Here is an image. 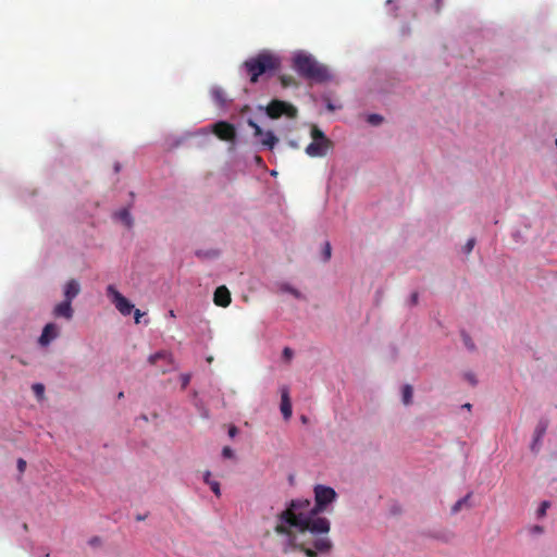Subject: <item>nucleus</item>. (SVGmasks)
Listing matches in <instances>:
<instances>
[{"mask_svg": "<svg viewBox=\"0 0 557 557\" xmlns=\"http://www.w3.org/2000/svg\"><path fill=\"white\" fill-rule=\"evenodd\" d=\"M222 456L224 458H233L234 457V450L228 447V446H225L223 449H222Z\"/></svg>", "mask_w": 557, "mask_h": 557, "instance_id": "33", "label": "nucleus"}, {"mask_svg": "<svg viewBox=\"0 0 557 557\" xmlns=\"http://www.w3.org/2000/svg\"><path fill=\"white\" fill-rule=\"evenodd\" d=\"M310 134L312 141L306 147V153L311 158H321L326 156L332 147V141L317 126L311 128Z\"/></svg>", "mask_w": 557, "mask_h": 557, "instance_id": "4", "label": "nucleus"}, {"mask_svg": "<svg viewBox=\"0 0 557 557\" xmlns=\"http://www.w3.org/2000/svg\"><path fill=\"white\" fill-rule=\"evenodd\" d=\"M471 497V493H468L466 496L461 497L460 499H458L454 506L451 507V513L453 515H456L457 512H459L462 507L467 506V507H470V504H469V499Z\"/></svg>", "mask_w": 557, "mask_h": 557, "instance_id": "18", "label": "nucleus"}, {"mask_svg": "<svg viewBox=\"0 0 557 557\" xmlns=\"http://www.w3.org/2000/svg\"><path fill=\"white\" fill-rule=\"evenodd\" d=\"M462 408H465V409H467V410H471L472 405H471V404H469V403H467V404L462 405Z\"/></svg>", "mask_w": 557, "mask_h": 557, "instance_id": "45", "label": "nucleus"}, {"mask_svg": "<svg viewBox=\"0 0 557 557\" xmlns=\"http://www.w3.org/2000/svg\"><path fill=\"white\" fill-rule=\"evenodd\" d=\"M170 317H175L173 310L170 311Z\"/></svg>", "mask_w": 557, "mask_h": 557, "instance_id": "52", "label": "nucleus"}, {"mask_svg": "<svg viewBox=\"0 0 557 557\" xmlns=\"http://www.w3.org/2000/svg\"><path fill=\"white\" fill-rule=\"evenodd\" d=\"M258 138H260L262 145L268 147L269 149H273L277 143V137L274 135L272 131H263V135L259 136Z\"/></svg>", "mask_w": 557, "mask_h": 557, "instance_id": "16", "label": "nucleus"}, {"mask_svg": "<svg viewBox=\"0 0 557 557\" xmlns=\"http://www.w3.org/2000/svg\"><path fill=\"white\" fill-rule=\"evenodd\" d=\"M203 481L205 483H207L208 485L213 481L211 480V472L210 471H206L203 473Z\"/></svg>", "mask_w": 557, "mask_h": 557, "instance_id": "38", "label": "nucleus"}, {"mask_svg": "<svg viewBox=\"0 0 557 557\" xmlns=\"http://www.w3.org/2000/svg\"><path fill=\"white\" fill-rule=\"evenodd\" d=\"M81 292V285L76 280H70L63 287L64 300L73 301Z\"/></svg>", "mask_w": 557, "mask_h": 557, "instance_id": "13", "label": "nucleus"}, {"mask_svg": "<svg viewBox=\"0 0 557 557\" xmlns=\"http://www.w3.org/2000/svg\"><path fill=\"white\" fill-rule=\"evenodd\" d=\"M211 97L221 108L226 107L227 101H226L224 91L221 87L213 86L211 88Z\"/></svg>", "mask_w": 557, "mask_h": 557, "instance_id": "15", "label": "nucleus"}, {"mask_svg": "<svg viewBox=\"0 0 557 557\" xmlns=\"http://www.w3.org/2000/svg\"><path fill=\"white\" fill-rule=\"evenodd\" d=\"M413 389L409 384H405L401 388V400L405 406H409L412 403Z\"/></svg>", "mask_w": 557, "mask_h": 557, "instance_id": "17", "label": "nucleus"}, {"mask_svg": "<svg viewBox=\"0 0 557 557\" xmlns=\"http://www.w3.org/2000/svg\"><path fill=\"white\" fill-rule=\"evenodd\" d=\"M329 110H334V106L332 103L327 104Z\"/></svg>", "mask_w": 557, "mask_h": 557, "instance_id": "49", "label": "nucleus"}, {"mask_svg": "<svg viewBox=\"0 0 557 557\" xmlns=\"http://www.w3.org/2000/svg\"><path fill=\"white\" fill-rule=\"evenodd\" d=\"M213 301L216 306L227 307L231 304V293L225 286H219L213 296Z\"/></svg>", "mask_w": 557, "mask_h": 557, "instance_id": "12", "label": "nucleus"}, {"mask_svg": "<svg viewBox=\"0 0 557 557\" xmlns=\"http://www.w3.org/2000/svg\"><path fill=\"white\" fill-rule=\"evenodd\" d=\"M211 133H214L221 140L234 141L236 138L235 127L232 124L224 122V121H220L212 126H207V127L200 128L199 131H197L195 133H187L186 135L187 136H194V135H198V134L210 135Z\"/></svg>", "mask_w": 557, "mask_h": 557, "instance_id": "5", "label": "nucleus"}, {"mask_svg": "<svg viewBox=\"0 0 557 557\" xmlns=\"http://www.w3.org/2000/svg\"><path fill=\"white\" fill-rule=\"evenodd\" d=\"M107 296L122 315H129L134 310L135 306L124 297L114 285L107 286Z\"/></svg>", "mask_w": 557, "mask_h": 557, "instance_id": "6", "label": "nucleus"}, {"mask_svg": "<svg viewBox=\"0 0 557 557\" xmlns=\"http://www.w3.org/2000/svg\"><path fill=\"white\" fill-rule=\"evenodd\" d=\"M322 255H323V260L324 261H327L331 258V245H330L329 242L324 243Z\"/></svg>", "mask_w": 557, "mask_h": 557, "instance_id": "30", "label": "nucleus"}, {"mask_svg": "<svg viewBox=\"0 0 557 557\" xmlns=\"http://www.w3.org/2000/svg\"><path fill=\"white\" fill-rule=\"evenodd\" d=\"M533 532H534V533H542V532H543V529H542L541 527H539V525H535V527L533 528Z\"/></svg>", "mask_w": 557, "mask_h": 557, "instance_id": "42", "label": "nucleus"}, {"mask_svg": "<svg viewBox=\"0 0 557 557\" xmlns=\"http://www.w3.org/2000/svg\"><path fill=\"white\" fill-rule=\"evenodd\" d=\"M280 65V57L268 50H263L256 57L246 60L243 64V69L250 75L251 83H256L259 76L272 74Z\"/></svg>", "mask_w": 557, "mask_h": 557, "instance_id": "3", "label": "nucleus"}, {"mask_svg": "<svg viewBox=\"0 0 557 557\" xmlns=\"http://www.w3.org/2000/svg\"><path fill=\"white\" fill-rule=\"evenodd\" d=\"M146 516H137V520L141 521V520H145Z\"/></svg>", "mask_w": 557, "mask_h": 557, "instance_id": "48", "label": "nucleus"}, {"mask_svg": "<svg viewBox=\"0 0 557 557\" xmlns=\"http://www.w3.org/2000/svg\"><path fill=\"white\" fill-rule=\"evenodd\" d=\"M211 491L219 497L221 495V488H220V484L218 481H212L210 484H209Z\"/></svg>", "mask_w": 557, "mask_h": 557, "instance_id": "32", "label": "nucleus"}, {"mask_svg": "<svg viewBox=\"0 0 557 557\" xmlns=\"http://www.w3.org/2000/svg\"><path fill=\"white\" fill-rule=\"evenodd\" d=\"M134 312V319H135V323H139L140 322V318L143 315V313L140 312L139 309H135L132 311Z\"/></svg>", "mask_w": 557, "mask_h": 557, "instance_id": "37", "label": "nucleus"}, {"mask_svg": "<svg viewBox=\"0 0 557 557\" xmlns=\"http://www.w3.org/2000/svg\"><path fill=\"white\" fill-rule=\"evenodd\" d=\"M451 536H453L451 533H442V534L435 535L436 539L442 540L444 542H448Z\"/></svg>", "mask_w": 557, "mask_h": 557, "instance_id": "34", "label": "nucleus"}, {"mask_svg": "<svg viewBox=\"0 0 557 557\" xmlns=\"http://www.w3.org/2000/svg\"><path fill=\"white\" fill-rule=\"evenodd\" d=\"M170 357H171V355L168 354L166 351H157L148 357V361H149V363L154 364L157 362V360L165 359V358H170Z\"/></svg>", "mask_w": 557, "mask_h": 557, "instance_id": "21", "label": "nucleus"}, {"mask_svg": "<svg viewBox=\"0 0 557 557\" xmlns=\"http://www.w3.org/2000/svg\"><path fill=\"white\" fill-rule=\"evenodd\" d=\"M98 543H99V539H98V537H94V539H91V540L89 541V544H90V545H96V544H98Z\"/></svg>", "mask_w": 557, "mask_h": 557, "instance_id": "43", "label": "nucleus"}, {"mask_svg": "<svg viewBox=\"0 0 557 557\" xmlns=\"http://www.w3.org/2000/svg\"><path fill=\"white\" fill-rule=\"evenodd\" d=\"M547 428L548 422L546 420H541L537 423L534 430L532 443L530 445V449L532 450V453L537 454L540 451Z\"/></svg>", "mask_w": 557, "mask_h": 557, "instance_id": "8", "label": "nucleus"}, {"mask_svg": "<svg viewBox=\"0 0 557 557\" xmlns=\"http://www.w3.org/2000/svg\"><path fill=\"white\" fill-rule=\"evenodd\" d=\"M58 336H59L58 326L54 323H48L45 325L38 342L41 346H48Z\"/></svg>", "mask_w": 557, "mask_h": 557, "instance_id": "9", "label": "nucleus"}, {"mask_svg": "<svg viewBox=\"0 0 557 557\" xmlns=\"http://www.w3.org/2000/svg\"><path fill=\"white\" fill-rule=\"evenodd\" d=\"M114 219L121 222L126 227H132L134 224L133 216L128 208H122L114 213Z\"/></svg>", "mask_w": 557, "mask_h": 557, "instance_id": "14", "label": "nucleus"}, {"mask_svg": "<svg viewBox=\"0 0 557 557\" xmlns=\"http://www.w3.org/2000/svg\"><path fill=\"white\" fill-rule=\"evenodd\" d=\"M74 310L72 308V302L67 300H63L54 306L53 315L55 318H64L65 320H71L73 318Z\"/></svg>", "mask_w": 557, "mask_h": 557, "instance_id": "10", "label": "nucleus"}, {"mask_svg": "<svg viewBox=\"0 0 557 557\" xmlns=\"http://www.w3.org/2000/svg\"><path fill=\"white\" fill-rule=\"evenodd\" d=\"M123 397H124V393H123V392H120V393L117 394V398H119V399H121V398H123Z\"/></svg>", "mask_w": 557, "mask_h": 557, "instance_id": "47", "label": "nucleus"}, {"mask_svg": "<svg viewBox=\"0 0 557 557\" xmlns=\"http://www.w3.org/2000/svg\"><path fill=\"white\" fill-rule=\"evenodd\" d=\"M393 3V0H386V4L389 5Z\"/></svg>", "mask_w": 557, "mask_h": 557, "instance_id": "50", "label": "nucleus"}, {"mask_svg": "<svg viewBox=\"0 0 557 557\" xmlns=\"http://www.w3.org/2000/svg\"><path fill=\"white\" fill-rule=\"evenodd\" d=\"M248 125L253 129L255 137H259V136L263 135V129L252 119L248 120Z\"/></svg>", "mask_w": 557, "mask_h": 557, "instance_id": "23", "label": "nucleus"}, {"mask_svg": "<svg viewBox=\"0 0 557 557\" xmlns=\"http://www.w3.org/2000/svg\"><path fill=\"white\" fill-rule=\"evenodd\" d=\"M114 170H115V172H119V171H120V164H119V163H115V165H114Z\"/></svg>", "mask_w": 557, "mask_h": 557, "instance_id": "46", "label": "nucleus"}, {"mask_svg": "<svg viewBox=\"0 0 557 557\" xmlns=\"http://www.w3.org/2000/svg\"><path fill=\"white\" fill-rule=\"evenodd\" d=\"M313 495L314 505L308 498H294L277 512L273 530L281 539L283 553L300 550L306 557H319V553L332 550L333 543L327 536L331 522L320 515L332 511L338 495L324 484L314 485Z\"/></svg>", "mask_w": 557, "mask_h": 557, "instance_id": "1", "label": "nucleus"}, {"mask_svg": "<svg viewBox=\"0 0 557 557\" xmlns=\"http://www.w3.org/2000/svg\"><path fill=\"white\" fill-rule=\"evenodd\" d=\"M196 256L199 258L214 259L219 257V251L215 249L210 250H197Z\"/></svg>", "mask_w": 557, "mask_h": 557, "instance_id": "20", "label": "nucleus"}, {"mask_svg": "<svg viewBox=\"0 0 557 557\" xmlns=\"http://www.w3.org/2000/svg\"><path fill=\"white\" fill-rule=\"evenodd\" d=\"M511 236H512V238H513V240H515L516 243L523 242V238H522V235H521V232H520V231H515V232H512Z\"/></svg>", "mask_w": 557, "mask_h": 557, "instance_id": "35", "label": "nucleus"}, {"mask_svg": "<svg viewBox=\"0 0 557 557\" xmlns=\"http://www.w3.org/2000/svg\"><path fill=\"white\" fill-rule=\"evenodd\" d=\"M418 299H419V295H418V293H412V294L410 295V304H411V305H416V304L418 302Z\"/></svg>", "mask_w": 557, "mask_h": 557, "instance_id": "40", "label": "nucleus"}, {"mask_svg": "<svg viewBox=\"0 0 557 557\" xmlns=\"http://www.w3.org/2000/svg\"><path fill=\"white\" fill-rule=\"evenodd\" d=\"M181 379V383H182V388H186L191 380V374L190 373H183L181 374L180 376Z\"/></svg>", "mask_w": 557, "mask_h": 557, "instance_id": "29", "label": "nucleus"}, {"mask_svg": "<svg viewBox=\"0 0 557 557\" xmlns=\"http://www.w3.org/2000/svg\"><path fill=\"white\" fill-rule=\"evenodd\" d=\"M441 9V0H435V10L440 11Z\"/></svg>", "mask_w": 557, "mask_h": 557, "instance_id": "44", "label": "nucleus"}, {"mask_svg": "<svg viewBox=\"0 0 557 557\" xmlns=\"http://www.w3.org/2000/svg\"><path fill=\"white\" fill-rule=\"evenodd\" d=\"M196 407L202 418H205V419L210 418L209 410L200 401L196 403Z\"/></svg>", "mask_w": 557, "mask_h": 557, "instance_id": "27", "label": "nucleus"}, {"mask_svg": "<svg viewBox=\"0 0 557 557\" xmlns=\"http://www.w3.org/2000/svg\"><path fill=\"white\" fill-rule=\"evenodd\" d=\"M25 467H26V461L23 460V459H18L17 460V468L21 472H23L25 470Z\"/></svg>", "mask_w": 557, "mask_h": 557, "instance_id": "39", "label": "nucleus"}, {"mask_svg": "<svg viewBox=\"0 0 557 557\" xmlns=\"http://www.w3.org/2000/svg\"><path fill=\"white\" fill-rule=\"evenodd\" d=\"M282 356H283V358H284L286 361H290V360H292V358L294 357V351H293V349H292V348H289V347H285V348L283 349Z\"/></svg>", "mask_w": 557, "mask_h": 557, "instance_id": "31", "label": "nucleus"}, {"mask_svg": "<svg viewBox=\"0 0 557 557\" xmlns=\"http://www.w3.org/2000/svg\"><path fill=\"white\" fill-rule=\"evenodd\" d=\"M474 245H475V238H469L463 247V252L465 253H470L472 251V249L474 248Z\"/></svg>", "mask_w": 557, "mask_h": 557, "instance_id": "28", "label": "nucleus"}, {"mask_svg": "<svg viewBox=\"0 0 557 557\" xmlns=\"http://www.w3.org/2000/svg\"><path fill=\"white\" fill-rule=\"evenodd\" d=\"M293 69L301 77L318 83L327 82L332 78L327 67L320 64L311 53L304 50L294 52Z\"/></svg>", "mask_w": 557, "mask_h": 557, "instance_id": "2", "label": "nucleus"}, {"mask_svg": "<svg viewBox=\"0 0 557 557\" xmlns=\"http://www.w3.org/2000/svg\"><path fill=\"white\" fill-rule=\"evenodd\" d=\"M465 376L470 382L471 385H473V386L476 385L478 381L473 373H467Z\"/></svg>", "mask_w": 557, "mask_h": 557, "instance_id": "36", "label": "nucleus"}, {"mask_svg": "<svg viewBox=\"0 0 557 557\" xmlns=\"http://www.w3.org/2000/svg\"><path fill=\"white\" fill-rule=\"evenodd\" d=\"M236 433H237V429L235 426L230 428L228 435L231 437H234L236 435Z\"/></svg>", "mask_w": 557, "mask_h": 557, "instance_id": "41", "label": "nucleus"}, {"mask_svg": "<svg viewBox=\"0 0 557 557\" xmlns=\"http://www.w3.org/2000/svg\"><path fill=\"white\" fill-rule=\"evenodd\" d=\"M181 144V140H177L173 146L176 147Z\"/></svg>", "mask_w": 557, "mask_h": 557, "instance_id": "51", "label": "nucleus"}, {"mask_svg": "<svg viewBox=\"0 0 557 557\" xmlns=\"http://www.w3.org/2000/svg\"><path fill=\"white\" fill-rule=\"evenodd\" d=\"M367 122L371 125L377 126L383 122V116L376 113L369 114Z\"/></svg>", "mask_w": 557, "mask_h": 557, "instance_id": "22", "label": "nucleus"}, {"mask_svg": "<svg viewBox=\"0 0 557 557\" xmlns=\"http://www.w3.org/2000/svg\"><path fill=\"white\" fill-rule=\"evenodd\" d=\"M141 419L145 420V421L148 420L146 416H141Z\"/></svg>", "mask_w": 557, "mask_h": 557, "instance_id": "53", "label": "nucleus"}, {"mask_svg": "<svg viewBox=\"0 0 557 557\" xmlns=\"http://www.w3.org/2000/svg\"><path fill=\"white\" fill-rule=\"evenodd\" d=\"M461 335H462L463 345L467 347V349L470 350V351L474 350L475 346H474V343L471 339V337L467 333H465V332H462Z\"/></svg>", "mask_w": 557, "mask_h": 557, "instance_id": "24", "label": "nucleus"}, {"mask_svg": "<svg viewBox=\"0 0 557 557\" xmlns=\"http://www.w3.org/2000/svg\"><path fill=\"white\" fill-rule=\"evenodd\" d=\"M267 114L272 119H277L282 115L295 117L297 109L288 102L282 100H273L265 107Z\"/></svg>", "mask_w": 557, "mask_h": 557, "instance_id": "7", "label": "nucleus"}, {"mask_svg": "<svg viewBox=\"0 0 557 557\" xmlns=\"http://www.w3.org/2000/svg\"><path fill=\"white\" fill-rule=\"evenodd\" d=\"M280 290L282 293L290 294L292 296H294L297 299L304 298L302 294L298 289H296L295 287H293L292 285H289L287 283L281 284L280 285Z\"/></svg>", "mask_w": 557, "mask_h": 557, "instance_id": "19", "label": "nucleus"}, {"mask_svg": "<svg viewBox=\"0 0 557 557\" xmlns=\"http://www.w3.org/2000/svg\"><path fill=\"white\" fill-rule=\"evenodd\" d=\"M550 503L548 500H544L541 503L540 507L537 508V517H544L546 515L547 509L549 508Z\"/></svg>", "mask_w": 557, "mask_h": 557, "instance_id": "25", "label": "nucleus"}, {"mask_svg": "<svg viewBox=\"0 0 557 557\" xmlns=\"http://www.w3.org/2000/svg\"><path fill=\"white\" fill-rule=\"evenodd\" d=\"M33 391L35 393V395L41 399L44 397V393H45V386L41 384V383H35L33 385Z\"/></svg>", "mask_w": 557, "mask_h": 557, "instance_id": "26", "label": "nucleus"}, {"mask_svg": "<svg viewBox=\"0 0 557 557\" xmlns=\"http://www.w3.org/2000/svg\"><path fill=\"white\" fill-rule=\"evenodd\" d=\"M281 412L285 420H288L293 413L289 389L287 386H283L281 388Z\"/></svg>", "mask_w": 557, "mask_h": 557, "instance_id": "11", "label": "nucleus"}]
</instances>
